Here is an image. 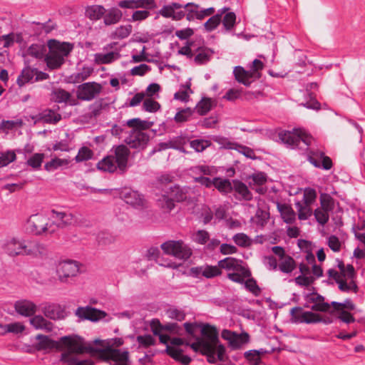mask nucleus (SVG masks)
<instances>
[{
	"label": "nucleus",
	"mask_w": 365,
	"mask_h": 365,
	"mask_svg": "<svg viewBox=\"0 0 365 365\" xmlns=\"http://www.w3.org/2000/svg\"><path fill=\"white\" fill-rule=\"evenodd\" d=\"M302 309V307L298 306V322L305 324H317L319 321V314L312 312H304L299 314Z\"/></svg>",
	"instance_id": "ea45409f"
},
{
	"label": "nucleus",
	"mask_w": 365,
	"mask_h": 365,
	"mask_svg": "<svg viewBox=\"0 0 365 365\" xmlns=\"http://www.w3.org/2000/svg\"><path fill=\"white\" fill-rule=\"evenodd\" d=\"M221 21V14L213 15L204 24L205 29L207 32L212 31L220 25Z\"/></svg>",
	"instance_id": "0e129e2a"
},
{
	"label": "nucleus",
	"mask_w": 365,
	"mask_h": 365,
	"mask_svg": "<svg viewBox=\"0 0 365 365\" xmlns=\"http://www.w3.org/2000/svg\"><path fill=\"white\" fill-rule=\"evenodd\" d=\"M36 339L39 341L36 344L37 350L56 349L65 350L61 354L60 361L68 365H93V362L89 359L78 360L73 354H81V336L78 335H68L60 338L59 341L51 339L48 336L38 334Z\"/></svg>",
	"instance_id": "f257e3e1"
},
{
	"label": "nucleus",
	"mask_w": 365,
	"mask_h": 365,
	"mask_svg": "<svg viewBox=\"0 0 365 365\" xmlns=\"http://www.w3.org/2000/svg\"><path fill=\"white\" fill-rule=\"evenodd\" d=\"M232 191H235V197L237 200H245L247 201L252 199V195L249 190L247 186L240 180H232Z\"/></svg>",
	"instance_id": "393cba45"
},
{
	"label": "nucleus",
	"mask_w": 365,
	"mask_h": 365,
	"mask_svg": "<svg viewBox=\"0 0 365 365\" xmlns=\"http://www.w3.org/2000/svg\"><path fill=\"white\" fill-rule=\"evenodd\" d=\"M329 211L322 210L321 207H317L314 210V216L316 221L322 226L325 225L329 220Z\"/></svg>",
	"instance_id": "6e6d98bb"
},
{
	"label": "nucleus",
	"mask_w": 365,
	"mask_h": 365,
	"mask_svg": "<svg viewBox=\"0 0 365 365\" xmlns=\"http://www.w3.org/2000/svg\"><path fill=\"white\" fill-rule=\"evenodd\" d=\"M139 347L148 348L155 344V339L150 334L139 335L136 338Z\"/></svg>",
	"instance_id": "774afa93"
},
{
	"label": "nucleus",
	"mask_w": 365,
	"mask_h": 365,
	"mask_svg": "<svg viewBox=\"0 0 365 365\" xmlns=\"http://www.w3.org/2000/svg\"><path fill=\"white\" fill-rule=\"evenodd\" d=\"M149 140V135L141 131H136L133 135L127 137L125 143L128 145L131 148L135 149H144Z\"/></svg>",
	"instance_id": "6ab92c4d"
},
{
	"label": "nucleus",
	"mask_w": 365,
	"mask_h": 365,
	"mask_svg": "<svg viewBox=\"0 0 365 365\" xmlns=\"http://www.w3.org/2000/svg\"><path fill=\"white\" fill-rule=\"evenodd\" d=\"M313 140L308 131L298 127V156L304 158L301 162L308 161L317 168L329 170L333 166L331 159L323 152L309 148Z\"/></svg>",
	"instance_id": "7ed1b4c3"
},
{
	"label": "nucleus",
	"mask_w": 365,
	"mask_h": 365,
	"mask_svg": "<svg viewBox=\"0 0 365 365\" xmlns=\"http://www.w3.org/2000/svg\"><path fill=\"white\" fill-rule=\"evenodd\" d=\"M277 208L286 223H291L294 220L295 213L290 206L278 203Z\"/></svg>",
	"instance_id": "c03bdc74"
},
{
	"label": "nucleus",
	"mask_w": 365,
	"mask_h": 365,
	"mask_svg": "<svg viewBox=\"0 0 365 365\" xmlns=\"http://www.w3.org/2000/svg\"><path fill=\"white\" fill-rule=\"evenodd\" d=\"M123 16L122 11L117 7L106 10L103 15V23L106 26H111L118 23Z\"/></svg>",
	"instance_id": "c85d7f7f"
},
{
	"label": "nucleus",
	"mask_w": 365,
	"mask_h": 365,
	"mask_svg": "<svg viewBox=\"0 0 365 365\" xmlns=\"http://www.w3.org/2000/svg\"><path fill=\"white\" fill-rule=\"evenodd\" d=\"M39 119L46 123L56 124L61 120V115L55 113L52 109H46L39 114Z\"/></svg>",
	"instance_id": "79ce46f5"
},
{
	"label": "nucleus",
	"mask_w": 365,
	"mask_h": 365,
	"mask_svg": "<svg viewBox=\"0 0 365 365\" xmlns=\"http://www.w3.org/2000/svg\"><path fill=\"white\" fill-rule=\"evenodd\" d=\"M198 53L194 58V62L197 65L203 64L210 61L212 51L205 48H198Z\"/></svg>",
	"instance_id": "3c124183"
},
{
	"label": "nucleus",
	"mask_w": 365,
	"mask_h": 365,
	"mask_svg": "<svg viewBox=\"0 0 365 365\" xmlns=\"http://www.w3.org/2000/svg\"><path fill=\"white\" fill-rule=\"evenodd\" d=\"M25 255L43 257L47 254L46 247L38 242L26 241L24 247Z\"/></svg>",
	"instance_id": "b1692460"
},
{
	"label": "nucleus",
	"mask_w": 365,
	"mask_h": 365,
	"mask_svg": "<svg viewBox=\"0 0 365 365\" xmlns=\"http://www.w3.org/2000/svg\"><path fill=\"white\" fill-rule=\"evenodd\" d=\"M126 124L128 127L135 128L138 129V131H140V130L150 128L153 125V122L142 120L138 118H135L128 120Z\"/></svg>",
	"instance_id": "864d4df0"
},
{
	"label": "nucleus",
	"mask_w": 365,
	"mask_h": 365,
	"mask_svg": "<svg viewBox=\"0 0 365 365\" xmlns=\"http://www.w3.org/2000/svg\"><path fill=\"white\" fill-rule=\"evenodd\" d=\"M221 336L228 341L229 346L234 350L241 349L245 344H248L250 340V336L246 331L237 334L231 330L223 329Z\"/></svg>",
	"instance_id": "9b49d317"
},
{
	"label": "nucleus",
	"mask_w": 365,
	"mask_h": 365,
	"mask_svg": "<svg viewBox=\"0 0 365 365\" xmlns=\"http://www.w3.org/2000/svg\"><path fill=\"white\" fill-rule=\"evenodd\" d=\"M330 307H332L334 311H340L346 309L349 311H353L356 309V305L350 298L346 299L343 302L333 301L329 303Z\"/></svg>",
	"instance_id": "603ef678"
},
{
	"label": "nucleus",
	"mask_w": 365,
	"mask_h": 365,
	"mask_svg": "<svg viewBox=\"0 0 365 365\" xmlns=\"http://www.w3.org/2000/svg\"><path fill=\"white\" fill-rule=\"evenodd\" d=\"M200 6L193 2H189L185 5H183V8L186 9V19L189 21H193L195 19H197V14L198 13L197 9Z\"/></svg>",
	"instance_id": "680f3d73"
},
{
	"label": "nucleus",
	"mask_w": 365,
	"mask_h": 365,
	"mask_svg": "<svg viewBox=\"0 0 365 365\" xmlns=\"http://www.w3.org/2000/svg\"><path fill=\"white\" fill-rule=\"evenodd\" d=\"M122 338L108 339L106 344V349H98L93 347L91 344H87L84 339L81 337V354L90 353L96 356L98 359L105 361H112L110 365H130L129 352L115 349L123 344Z\"/></svg>",
	"instance_id": "f03ea898"
},
{
	"label": "nucleus",
	"mask_w": 365,
	"mask_h": 365,
	"mask_svg": "<svg viewBox=\"0 0 365 365\" xmlns=\"http://www.w3.org/2000/svg\"><path fill=\"white\" fill-rule=\"evenodd\" d=\"M160 247L165 254L180 259L186 260L192 255L191 249L182 240H169L163 243Z\"/></svg>",
	"instance_id": "1a4fd4ad"
},
{
	"label": "nucleus",
	"mask_w": 365,
	"mask_h": 365,
	"mask_svg": "<svg viewBox=\"0 0 365 365\" xmlns=\"http://www.w3.org/2000/svg\"><path fill=\"white\" fill-rule=\"evenodd\" d=\"M200 334L201 336H198L199 339H202L205 342L208 349L215 353L218 361H225L227 359L225 354L226 349L224 345L220 344L217 328L209 324L202 323Z\"/></svg>",
	"instance_id": "39448f33"
},
{
	"label": "nucleus",
	"mask_w": 365,
	"mask_h": 365,
	"mask_svg": "<svg viewBox=\"0 0 365 365\" xmlns=\"http://www.w3.org/2000/svg\"><path fill=\"white\" fill-rule=\"evenodd\" d=\"M280 260L281 262L279 264V268L282 272L289 273L294 269L295 261L290 256L286 255Z\"/></svg>",
	"instance_id": "5fc2aeb1"
},
{
	"label": "nucleus",
	"mask_w": 365,
	"mask_h": 365,
	"mask_svg": "<svg viewBox=\"0 0 365 365\" xmlns=\"http://www.w3.org/2000/svg\"><path fill=\"white\" fill-rule=\"evenodd\" d=\"M298 259L304 258L307 263L314 262V255L312 252V245L311 242L306 240L298 239Z\"/></svg>",
	"instance_id": "a878e982"
},
{
	"label": "nucleus",
	"mask_w": 365,
	"mask_h": 365,
	"mask_svg": "<svg viewBox=\"0 0 365 365\" xmlns=\"http://www.w3.org/2000/svg\"><path fill=\"white\" fill-rule=\"evenodd\" d=\"M279 138L284 144L293 147L297 142V128H293L292 131L284 130L279 133Z\"/></svg>",
	"instance_id": "58836bf2"
},
{
	"label": "nucleus",
	"mask_w": 365,
	"mask_h": 365,
	"mask_svg": "<svg viewBox=\"0 0 365 365\" xmlns=\"http://www.w3.org/2000/svg\"><path fill=\"white\" fill-rule=\"evenodd\" d=\"M307 287V292L304 291L302 294L304 302H302L301 304L314 311L329 312L330 305L329 303L324 302V297L318 294L314 287L310 285Z\"/></svg>",
	"instance_id": "6e6552de"
},
{
	"label": "nucleus",
	"mask_w": 365,
	"mask_h": 365,
	"mask_svg": "<svg viewBox=\"0 0 365 365\" xmlns=\"http://www.w3.org/2000/svg\"><path fill=\"white\" fill-rule=\"evenodd\" d=\"M46 52V47L44 45L37 43L31 44L27 50L29 56L39 59L45 56Z\"/></svg>",
	"instance_id": "de8ad7c7"
},
{
	"label": "nucleus",
	"mask_w": 365,
	"mask_h": 365,
	"mask_svg": "<svg viewBox=\"0 0 365 365\" xmlns=\"http://www.w3.org/2000/svg\"><path fill=\"white\" fill-rule=\"evenodd\" d=\"M96 240L99 245H108L113 243L115 237L108 232H99L96 237Z\"/></svg>",
	"instance_id": "69168bd1"
},
{
	"label": "nucleus",
	"mask_w": 365,
	"mask_h": 365,
	"mask_svg": "<svg viewBox=\"0 0 365 365\" xmlns=\"http://www.w3.org/2000/svg\"><path fill=\"white\" fill-rule=\"evenodd\" d=\"M26 241H20L16 238L8 240L4 244L5 252L11 257L25 255L24 247Z\"/></svg>",
	"instance_id": "aec40b11"
},
{
	"label": "nucleus",
	"mask_w": 365,
	"mask_h": 365,
	"mask_svg": "<svg viewBox=\"0 0 365 365\" xmlns=\"http://www.w3.org/2000/svg\"><path fill=\"white\" fill-rule=\"evenodd\" d=\"M118 6L126 9H143V10H151L157 7L155 0H122L118 1Z\"/></svg>",
	"instance_id": "a211bd4d"
},
{
	"label": "nucleus",
	"mask_w": 365,
	"mask_h": 365,
	"mask_svg": "<svg viewBox=\"0 0 365 365\" xmlns=\"http://www.w3.org/2000/svg\"><path fill=\"white\" fill-rule=\"evenodd\" d=\"M195 110L190 108H186L179 110L175 115L174 120L178 123H182L187 121L190 117L193 114Z\"/></svg>",
	"instance_id": "bf43d9fd"
},
{
	"label": "nucleus",
	"mask_w": 365,
	"mask_h": 365,
	"mask_svg": "<svg viewBox=\"0 0 365 365\" xmlns=\"http://www.w3.org/2000/svg\"><path fill=\"white\" fill-rule=\"evenodd\" d=\"M75 314L82 319H86L91 322H97L107 315L104 311L90 306L79 307L76 310Z\"/></svg>",
	"instance_id": "2eb2a0df"
},
{
	"label": "nucleus",
	"mask_w": 365,
	"mask_h": 365,
	"mask_svg": "<svg viewBox=\"0 0 365 365\" xmlns=\"http://www.w3.org/2000/svg\"><path fill=\"white\" fill-rule=\"evenodd\" d=\"M122 198L127 204L136 208L143 207L144 205V198L137 191L128 190L123 192L122 193Z\"/></svg>",
	"instance_id": "bb28decb"
},
{
	"label": "nucleus",
	"mask_w": 365,
	"mask_h": 365,
	"mask_svg": "<svg viewBox=\"0 0 365 365\" xmlns=\"http://www.w3.org/2000/svg\"><path fill=\"white\" fill-rule=\"evenodd\" d=\"M242 261L234 257H226L218 262V267L220 269H224L226 270H233L235 272H240L245 277H250V270L242 266L241 264Z\"/></svg>",
	"instance_id": "4468645a"
},
{
	"label": "nucleus",
	"mask_w": 365,
	"mask_h": 365,
	"mask_svg": "<svg viewBox=\"0 0 365 365\" xmlns=\"http://www.w3.org/2000/svg\"><path fill=\"white\" fill-rule=\"evenodd\" d=\"M93 68L83 66L81 72L75 73L68 77L71 83H78L86 80L93 73Z\"/></svg>",
	"instance_id": "e433bc0d"
},
{
	"label": "nucleus",
	"mask_w": 365,
	"mask_h": 365,
	"mask_svg": "<svg viewBox=\"0 0 365 365\" xmlns=\"http://www.w3.org/2000/svg\"><path fill=\"white\" fill-rule=\"evenodd\" d=\"M183 8V5L179 3L173 2L169 5H165L158 11V14L165 18H172L173 20L179 21L185 16V12L182 10L176 11Z\"/></svg>",
	"instance_id": "f3484780"
},
{
	"label": "nucleus",
	"mask_w": 365,
	"mask_h": 365,
	"mask_svg": "<svg viewBox=\"0 0 365 365\" xmlns=\"http://www.w3.org/2000/svg\"><path fill=\"white\" fill-rule=\"evenodd\" d=\"M320 207L322 210L332 212L334 209V200L327 193L323 192L320 194L319 197Z\"/></svg>",
	"instance_id": "09e8293b"
},
{
	"label": "nucleus",
	"mask_w": 365,
	"mask_h": 365,
	"mask_svg": "<svg viewBox=\"0 0 365 365\" xmlns=\"http://www.w3.org/2000/svg\"><path fill=\"white\" fill-rule=\"evenodd\" d=\"M59 309L60 307L58 305L48 304L42 308V312L46 317L56 320L60 319L62 316V313Z\"/></svg>",
	"instance_id": "37998d69"
},
{
	"label": "nucleus",
	"mask_w": 365,
	"mask_h": 365,
	"mask_svg": "<svg viewBox=\"0 0 365 365\" xmlns=\"http://www.w3.org/2000/svg\"><path fill=\"white\" fill-rule=\"evenodd\" d=\"M319 89V85L316 82L307 83L304 88L299 90L300 98L298 97V106L307 109L319 111L321 109V103L317 100L316 91Z\"/></svg>",
	"instance_id": "0eeeda50"
},
{
	"label": "nucleus",
	"mask_w": 365,
	"mask_h": 365,
	"mask_svg": "<svg viewBox=\"0 0 365 365\" xmlns=\"http://www.w3.org/2000/svg\"><path fill=\"white\" fill-rule=\"evenodd\" d=\"M335 312L338 314V316L336 317V320L339 319L341 322L347 324L354 323L356 321V319L354 317V315L351 312L345 309H341L340 311Z\"/></svg>",
	"instance_id": "338daca9"
},
{
	"label": "nucleus",
	"mask_w": 365,
	"mask_h": 365,
	"mask_svg": "<svg viewBox=\"0 0 365 365\" xmlns=\"http://www.w3.org/2000/svg\"><path fill=\"white\" fill-rule=\"evenodd\" d=\"M233 73L235 80L245 86H250L252 81L250 79L254 77L252 73L246 71L243 67L240 66L235 67Z\"/></svg>",
	"instance_id": "c756f323"
},
{
	"label": "nucleus",
	"mask_w": 365,
	"mask_h": 365,
	"mask_svg": "<svg viewBox=\"0 0 365 365\" xmlns=\"http://www.w3.org/2000/svg\"><path fill=\"white\" fill-rule=\"evenodd\" d=\"M300 274L298 275V285L309 287L315 281V277L311 274L309 267L303 262L298 263Z\"/></svg>",
	"instance_id": "412c9836"
},
{
	"label": "nucleus",
	"mask_w": 365,
	"mask_h": 365,
	"mask_svg": "<svg viewBox=\"0 0 365 365\" xmlns=\"http://www.w3.org/2000/svg\"><path fill=\"white\" fill-rule=\"evenodd\" d=\"M214 186L223 195H227L232 192V181H230L229 179H222L216 177L215 178Z\"/></svg>",
	"instance_id": "4c0bfd02"
},
{
	"label": "nucleus",
	"mask_w": 365,
	"mask_h": 365,
	"mask_svg": "<svg viewBox=\"0 0 365 365\" xmlns=\"http://www.w3.org/2000/svg\"><path fill=\"white\" fill-rule=\"evenodd\" d=\"M48 47L50 51H54L66 57L73 49V44L68 42H60L56 39H50L48 41Z\"/></svg>",
	"instance_id": "4be33fe9"
},
{
	"label": "nucleus",
	"mask_w": 365,
	"mask_h": 365,
	"mask_svg": "<svg viewBox=\"0 0 365 365\" xmlns=\"http://www.w3.org/2000/svg\"><path fill=\"white\" fill-rule=\"evenodd\" d=\"M30 323L36 329H44L48 332L51 331L53 328V323L46 320L41 315H36L34 317L31 318Z\"/></svg>",
	"instance_id": "f704fd0d"
},
{
	"label": "nucleus",
	"mask_w": 365,
	"mask_h": 365,
	"mask_svg": "<svg viewBox=\"0 0 365 365\" xmlns=\"http://www.w3.org/2000/svg\"><path fill=\"white\" fill-rule=\"evenodd\" d=\"M34 76V68H31L29 66L25 67L21 72L16 80L17 84L22 87L26 83L29 82Z\"/></svg>",
	"instance_id": "49530a36"
},
{
	"label": "nucleus",
	"mask_w": 365,
	"mask_h": 365,
	"mask_svg": "<svg viewBox=\"0 0 365 365\" xmlns=\"http://www.w3.org/2000/svg\"><path fill=\"white\" fill-rule=\"evenodd\" d=\"M120 54L118 52L111 51L107 53H96L95 60L98 63L108 64L118 59Z\"/></svg>",
	"instance_id": "a19ab883"
},
{
	"label": "nucleus",
	"mask_w": 365,
	"mask_h": 365,
	"mask_svg": "<svg viewBox=\"0 0 365 365\" xmlns=\"http://www.w3.org/2000/svg\"><path fill=\"white\" fill-rule=\"evenodd\" d=\"M311 206L302 204L298 200V220H306L313 215L314 211Z\"/></svg>",
	"instance_id": "4d7b16f0"
},
{
	"label": "nucleus",
	"mask_w": 365,
	"mask_h": 365,
	"mask_svg": "<svg viewBox=\"0 0 365 365\" xmlns=\"http://www.w3.org/2000/svg\"><path fill=\"white\" fill-rule=\"evenodd\" d=\"M314 71L313 64L307 60L305 55H298V73L310 76Z\"/></svg>",
	"instance_id": "c9c22d12"
},
{
	"label": "nucleus",
	"mask_w": 365,
	"mask_h": 365,
	"mask_svg": "<svg viewBox=\"0 0 365 365\" xmlns=\"http://www.w3.org/2000/svg\"><path fill=\"white\" fill-rule=\"evenodd\" d=\"M106 9L101 5H92L86 7L85 16L92 21H97L103 17Z\"/></svg>",
	"instance_id": "72a5a7b5"
},
{
	"label": "nucleus",
	"mask_w": 365,
	"mask_h": 365,
	"mask_svg": "<svg viewBox=\"0 0 365 365\" xmlns=\"http://www.w3.org/2000/svg\"><path fill=\"white\" fill-rule=\"evenodd\" d=\"M69 161L66 159H60L58 158H55L52 159L51 161L47 162L44 165V168L47 171H53L61 166L67 165Z\"/></svg>",
	"instance_id": "052dcab7"
},
{
	"label": "nucleus",
	"mask_w": 365,
	"mask_h": 365,
	"mask_svg": "<svg viewBox=\"0 0 365 365\" xmlns=\"http://www.w3.org/2000/svg\"><path fill=\"white\" fill-rule=\"evenodd\" d=\"M217 106V101L211 98L203 97L197 103L194 110L200 115H206L212 108Z\"/></svg>",
	"instance_id": "2f4dec72"
},
{
	"label": "nucleus",
	"mask_w": 365,
	"mask_h": 365,
	"mask_svg": "<svg viewBox=\"0 0 365 365\" xmlns=\"http://www.w3.org/2000/svg\"><path fill=\"white\" fill-rule=\"evenodd\" d=\"M79 272L77 262L65 260L58 263L56 272L61 282H66L68 278L76 277Z\"/></svg>",
	"instance_id": "f8f14e48"
},
{
	"label": "nucleus",
	"mask_w": 365,
	"mask_h": 365,
	"mask_svg": "<svg viewBox=\"0 0 365 365\" xmlns=\"http://www.w3.org/2000/svg\"><path fill=\"white\" fill-rule=\"evenodd\" d=\"M16 155L14 150H7L1 153L0 156V168L8 165L9 163L15 161Z\"/></svg>",
	"instance_id": "e2e57ef3"
},
{
	"label": "nucleus",
	"mask_w": 365,
	"mask_h": 365,
	"mask_svg": "<svg viewBox=\"0 0 365 365\" xmlns=\"http://www.w3.org/2000/svg\"><path fill=\"white\" fill-rule=\"evenodd\" d=\"M164 351L176 361L180 362L182 365H188L192 361L189 356L183 354V350L181 349L167 346Z\"/></svg>",
	"instance_id": "cd10ccee"
},
{
	"label": "nucleus",
	"mask_w": 365,
	"mask_h": 365,
	"mask_svg": "<svg viewBox=\"0 0 365 365\" xmlns=\"http://www.w3.org/2000/svg\"><path fill=\"white\" fill-rule=\"evenodd\" d=\"M45 61L49 68L54 70L60 68L64 63L65 59L60 53L50 51V54L46 56Z\"/></svg>",
	"instance_id": "473e14b6"
},
{
	"label": "nucleus",
	"mask_w": 365,
	"mask_h": 365,
	"mask_svg": "<svg viewBox=\"0 0 365 365\" xmlns=\"http://www.w3.org/2000/svg\"><path fill=\"white\" fill-rule=\"evenodd\" d=\"M130 154V149L125 145H115L110 150V154L98 163L97 168L103 171L118 172L123 175L128 170Z\"/></svg>",
	"instance_id": "20e7f679"
},
{
	"label": "nucleus",
	"mask_w": 365,
	"mask_h": 365,
	"mask_svg": "<svg viewBox=\"0 0 365 365\" xmlns=\"http://www.w3.org/2000/svg\"><path fill=\"white\" fill-rule=\"evenodd\" d=\"M26 229L35 235L46 232L48 229L46 217L41 214L32 215L27 220Z\"/></svg>",
	"instance_id": "ddd939ff"
},
{
	"label": "nucleus",
	"mask_w": 365,
	"mask_h": 365,
	"mask_svg": "<svg viewBox=\"0 0 365 365\" xmlns=\"http://www.w3.org/2000/svg\"><path fill=\"white\" fill-rule=\"evenodd\" d=\"M76 92L77 98L90 101L96 98L102 91L101 84L92 81L80 84Z\"/></svg>",
	"instance_id": "9d476101"
},
{
	"label": "nucleus",
	"mask_w": 365,
	"mask_h": 365,
	"mask_svg": "<svg viewBox=\"0 0 365 365\" xmlns=\"http://www.w3.org/2000/svg\"><path fill=\"white\" fill-rule=\"evenodd\" d=\"M52 100L56 103H66L71 98V94L63 88H56L52 91Z\"/></svg>",
	"instance_id": "8fccbe9b"
},
{
	"label": "nucleus",
	"mask_w": 365,
	"mask_h": 365,
	"mask_svg": "<svg viewBox=\"0 0 365 365\" xmlns=\"http://www.w3.org/2000/svg\"><path fill=\"white\" fill-rule=\"evenodd\" d=\"M133 26L130 24L120 26L111 33L110 37L113 39H123L127 38L132 32Z\"/></svg>",
	"instance_id": "a18cd8bd"
},
{
	"label": "nucleus",
	"mask_w": 365,
	"mask_h": 365,
	"mask_svg": "<svg viewBox=\"0 0 365 365\" xmlns=\"http://www.w3.org/2000/svg\"><path fill=\"white\" fill-rule=\"evenodd\" d=\"M301 192L303 193L302 199L299 201L301 203L307 205L314 204L317 198V192L315 188L311 187H298V194Z\"/></svg>",
	"instance_id": "7c9ffc66"
},
{
	"label": "nucleus",
	"mask_w": 365,
	"mask_h": 365,
	"mask_svg": "<svg viewBox=\"0 0 365 365\" xmlns=\"http://www.w3.org/2000/svg\"><path fill=\"white\" fill-rule=\"evenodd\" d=\"M225 31L232 30L236 23V14L234 12H228L222 18L221 21Z\"/></svg>",
	"instance_id": "13d9d810"
},
{
	"label": "nucleus",
	"mask_w": 365,
	"mask_h": 365,
	"mask_svg": "<svg viewBox=\"0 0 365 365\" xmlns=\"http://www.w3.org/2000/svg\"><path fill=\"white\" fill-rule=\"evenodd\" d=\"M14 309L21 316L31 317L36 313V305L31 301L21 299L15 302Z\"/></svg>",
	"instance_id": "5701e85b"
},
{
	"label": "nucleus",
	"mask_w": 365,
	"mask_h": 365,
	"mask_svg": "<svg viewBox=\"0 0 365 365\" xmlns=\"http://www.w3.org/2000/svg\"><path fill=\"white\" fill-rule=\"evenodd\" d=\"M195 340V341L192 344L187 341L185 345L189 346L195 352H199L202 355L205 356L208 363L215 364L218 359L216 358L215 353L208 349L205 342L202 339H199L198 336H196Z\"/></svg>",
	"instance_id": "dca6fc26"
},
{
	"label": "nucleus",
	"mask_w": 365,
	"mask_h": 365,
	"mask_svg": "<svg viewBox=\"0 0 365 365\" xmlns=\"http://www.w3.org/2000/svg\"><path fill=\"white\" fill-rule=\"evenodd\" d=\"M189 190L178 185L168 187L164 194L157 200L158 206L166 212L171 211L175 207V202H179L187 200Z\"/></svg>",
	"instance_id": "423d86ee"
}]
</instances>
